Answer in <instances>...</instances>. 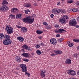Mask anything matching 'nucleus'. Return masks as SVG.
<instances>
[{"instance_id": "1", "label": "nucleus", "mask_w": 79, "mask_h": 79, "mask_svg": "<svg viewBox=\"0 0 79 79\" xmlns=\"http://www.w3.org/2000/svg\"><path fill=\"white\" fill-rule=\"evenodd\" d=\"M35 16L36 15L35 14L33 15L32 16H27L25 18H24L23 19V21L24 23H27L31 24L34 22V18Z\"/></svg>"}, {"instance_id": "2", "label": "nucleus", "mask_w": 79, "mask_h": 79, "mask_svg": "<svg viewBox=\"0 0 79 79\" xmlns=\"http://www.w3.org/2000/svg\"><path fill=\"white\" fill-rule=\"evenodd\" d=\"M5 39L3 41V43L4 45H10L11 43V40L10 39V35H4Z\"/></svg>"}, {"instance_id": "3", "label": "nucleus", "mask_w": 79, "mask_h": 79, "mask_svg": "<svg viewBox=\"0 0 79 79\" xmlns=\"http://www.w3.org/2000/svg\"><path fill=\"white\" fill-rule=\"evenodd\" d=\"M8 3L6 0H4L3 2L2 3V5H3L0 8L1 10H2V11H6L8 10V7L6 6V5H8Z\"/></svg>"}, {"instance_id": "4", "label": "nucleus", "mask_w": 79, "mask_h": 79, "mask_svg": "<svg viewBox=\"0 0 79 79\" xmlns=\"http://www.w3.org/2000/svg\"><path fill=\"white\" fill-rule=\"evenodd\" d=\"M5 30L8 34H11L13 32V29L10 26L7 25L6 27Z\"/></svg>"}, {"instance_id": "5", "label": "nucleus", "mask_w": 79, "mask_h": 79, "mask_svg": "<svg viewBox=\"0 0 79 79\" xmlns=\"http://www.w3.org/2000/svg\"><path fill=\"white\" fill-rule=\"evenodd\" d=\"M66 19H68V16L62 17L59 20V22L61 23V24L66 23Z\"/></svg>"}, {"instance_id": "6", "label": "nucleus", "mask_w": 79, "mask_h": 79, "mask_svg": "<svg viewBox=\"0 0 79 79\" xmlns=\"http://www.w3.org/2000/svg\"><path fill=\"white\" fill-rule=\"evenodd\" d=\"M67 73L69 75H72V76H76V72L74 70L71 69L68 70Z\"/></svg>"}, {"instance_id": "7", "label": "nucleus", "mask_w": 79, "mask_h": 79, "mask_svg": "<svg viewBox=\"0 0 79 79\" xmlns=\"http://www.w3.org/2000/svg\"><path fill=\"white\" fill-rule=\"evenodd\" d=\"M69 24L70 25H72L73 26H74L77 24V22L76 21V19H73V20H71L69 22Z\"/></svg>"}, {"instance_id": "8", "label": "nucleus", "mask_w": 79, "mask_h": 79, "mask_svg": "<svg viewBox=\"0 0 79 79\" xmlns=\"http://www.w3.org/2000/svg\"><path fill=\"white\" fill-rule=\"evenodd\" d=\"M20 67L22 69V71L23 72H26L27 71V69L26 66L24 64H21L20 65Z\"/></svg>"}, {"instance_id": "9", "label": "nucleus", "mask_w": 79, "mask_h": 79, "mask_svg": "<svg viewBox=\"0 0 79 79\" xmlns=\"http://www.w3.org/2000/svg\"><path fill=\"white\" fill-rule=\"evenodd\" d=\"M19 10L16 8H14L11 9V12L12 13L16 14L18 12Z\"/></svg>"}, {"instance_id": "10", "label": "nucleus", "mask_w": 79, "mask_h": 79, "mask_svg": "<svg viewBox=\"0 0 79 79\" xmlns=\"http://www.w3.org/2000/svg\"><path fill=\"white\" fill-rule=\"evenodd\" d=\"M50 41L51 42V44H53V45H55V44H56V40L54 38L51 39L50 40Z\"/></svg>"}, {"instance_id": "11", "label": "nucleus", "mask_w": 79, "mask_h": 79, "mask_svg": "<svg viewBox=\"0 0 79 79\" xmlns=\"http://www.w3.org/2000/svg\"><path fill=\"white\" fill-rule=\"evenodd\" d=\"M45 71L44 70H42L40 71V75L42 77H44L45 76Z\"/></svg>"}, {"instance_id": "12", "label": "nucleus", "mask_w": 79, "mask_h": 79, "mask_svg": "<svg viewBox=\"0 0 79 79\" xmlns=\"http://www.w3.org/2000/svg\"><path fill=\"white\" fill-rule=\"evenodd\" d=\"M21 31L23 33H25L27 32V28L25 27H23L21 28Z\"/></svg>"}, {"instance_id": "13", "label": "nucleus", "mask_w": 79, "mask_h": 79, "mask_svg": "<svg viewBox=\"0 0 79 79\" xmlns=\"http://www.w3.org/2000/svg\"><path fill=\"white\" fill-rule=\"evenodd\" d=\"M21 55L22 56H24V57H25V58H29V54L27 53H25L24 52Z\"/></svg>"}, {"instance_id": "14", "label": "nucleus", "mask_w": 79, "mask_h": 79, "mask_svg": "<svg viewBox=\"0 0 79 79\" xmlns=\"http://www.w3.org/2000/svg\"><path fill=\"white\" fill-rule=\"evenodd\" d=\"M65 63L67 64H69L71 63V60L69 59H68L65 61Z\"/></svg>"}, {"instance_id": "15", "label": "nucleus", "mask_w": 79, "mask_h": 79, "mask_svg": "<svg viewBox=\"0 0 79 79\" xmlns=\"http://www.w3.org/2000/svg\"><path fill=\"white\" fill-rule=\"evenodd\" d=\"M59 33H62L63 32H66V30L62 29H60L58 30Z\"/></svg>"}, {"instance_id": "16", "label": "nucleus", "mask_w": 79, "mask_h": 79, "mask_svg": "<svg viewBox=\"0 0 79 79\" xmlns=\"http://www.w3.org/2000/svg\"><path fill=\"white\" fill-rule=\"evenodd\" d=\"M15 60L18 62H20L21 60V59L19 57L16 56Z\"/></svg>"}, {"instance_id": "17", "label": "nucleus", "mask_w": 79, "mask_h": 79, "mask_svg": "<svg viewBox=\"0 0 79 79\" xmlns=\"http://www.w3.org/2000/svg\"><path fill=\"white\" fill-rule=\"evenodd\" d=\"M17 39L19 40L20 42H23L24 41V38L22 37H17Z\"/></svg>"}, {"instance_id": "18", "label": "nucleus", "mask_w": 79, "mask_h": 79, "mask_svg": "<svg viewBox=\"0 0 79 79\" xmlns=\"http://www.w3.org/2000/svg\"><path fill=\"white\" fill-rule=\"evenodd\" d=\"M22 47V48H23V49H24L25 50H27V49H28V46L26 44L23 45Z\"/></svg>"}, {"instance_id": "19", "label": "nucleus", "mask_w": 79, "mask_h": 79, "mask_svg": "<svg viewBox=\"0 0 79 79\" xmlns=\"http://www.w3.org/2000/svg\"><path fill=\"white\" fill-rule=\"evenodd\" d=\"M16 19H21V15L20 14L17 15H16Z\"/></svg>"}, {"instance_id": "20", "label": "nucleus", "mask_w": 79, "mask_h": 79, "mask_svg": "<svg viewBox=\"0 0 79 79\" xmlns=\"http://www.w3.org/2000/svg\"><path fill=\"white\" fill-rule=\"evenodd\" d=\"M10 18H11L12 19H15V15H9Z\"/></svg>"}, {"instance_id": "21", "label": "nucleus", "mask_w": 79, "mask_h": 79, "mask_svg": "<svg viewBox=\"0 0 79 79\" xmlns=\"http://www.w3.org/2000/svg\"><path fill=\"white\" fill-rule=\"evenodd\" d=\"M55 52L56 53V54H61V53H62V51H61L58 50L56 51Z\"/></svg>"}, {"instance_id": "22", "label": "nucleus", "mask_w": 79, "mask_h": 79, "mask_svg": "<svg viewBox=\"0 0 79 79\" xmlns=\"http://www.w3.org/2000/svg\"><path fill=\"white\" fill-rule=\"evenodd\" d=\"M43 32V31H42L37 30L36 31V33L38 34H41Z\"/></svg>"}, {"instance_id": "23", "label": "nucleus", "mask_w": 79, "mask_h": 79, "mask_svg": "<svg viewBox=\"0 0 79 79\" xmlns=\"http://www.w3.org/2000/svg\"><path fill=\"white\" fill-rule=\"evenodd\" d=\"M57 11V9H54L52 10V12L53 13H56Z\"/></svg>"}, {"instance_id": "24", "label": "nucleus", "mask_w": 79, "mask_h": 79, "mask_svg": "<svg viewBox=\"0 0 79 79\" xmlns=\"http://www.w3.org/2000/svg\"><path fill=\"white\" fill-rule=\"evenodd\" d=\"M4 37V35L3 34V33H0V39H3Z\"/></svg>"}, {"instance_id": "25", "label": "nucleus", "mask_w": 79, "mask_h": 79, "mask_svg": "<svg viewBox=\"0 0 79 79\" xmlns=\"http://www.w3.org/2000/svg\"><path fill=\"white\" fill-rule=\"evenodd\" d=\"M36 53L38 55H40L42 54V52L40 50H38L36 51Z\"/></svg>"}, {"instance_id": "26", "label": "nucleus", "mask_w": 79, "mask_h": 79, "mask_svg": "<svg viewBox=\"0 0 79 79\" xmlns=\"http://www.w3.org/2000/svg\"><path fill=\"white\" fill-rule=\"evenodd\" d=\"M71 11H73V12H77V11L78 10L77 9H71Z\"/></svg>"}, {"instance_id": "27", "label": "nucleus", "mask_w": 79, "mask_h": 79, "mask_svg": "<svg viewBox=\"0 0 79 79\" xmlns=\"http://www.w3.org/2000/svg\"><path fill=\"white\" fill-rule=\"evenodd\" d=\"M23 60L25 62H28L29 61V59H27L26 58H23Z\"/></svg>"}, {"instance_id": "28", "label": "nucleus", "mask_w": 79, "mask_h": 79, "mask_svg": "<svg viewBox=\"0 0 79 79\" xmlns=\"http://www.w3.org/2000/svg\"><path fill=\"white\" fill-rule=\"evenodd\" d=\"M25 7H29V6H31V4H27L24 6Z\"/></svg>"}, {"instance_id": "29", "label": "nucleus", "mask_w": 79, "mask_h": 79, "mask_svg": "<svg viewBox=\"0 0 79 79\" xmlns=\"http://www.w3.org/2000/svg\"><path fill=\"white\" fill-rule=\"evenodd\" d=\"M63 38H60L58 40H57L58 42H62V41H63Z\"/></svg>"}, {"instance_id": "30", "label": "nucleus", "mask_w": 79, "mask_h": 79, "mask_svg": "<svg viewBox=\"0 0 79 79\" xmlns=\"http://www.w3.org/2000/svg\"><path fill=\"white\" fill-rule=\"evenodd\" d=\"M62 11V10H60V9H58L57 10L56 12L58 13H60V12H61Z\"/></svg>"}, {"instance_id": "31", "label": "nucleus", "mask_w": 79, "mask_h": 79, "mask_svg": "<svg viewBox=\"0 0 79 79\" xmlns=\"http://www.w3.org/2000/svg\"><path fill=\"white\" fill-rule=\"evenodd\" d=\"M28 51H32V49L30 47H28Z\"/></svg>"}, {"instance_id": "32", "label": "nucleus", "mask_w": 79, "mask_h": 79, "mask_svg": "<svg viewBox=\"0 0 79 79\" xmlns=\"http://www.w3.org/2000/svg\"><path fill=\"white\" fill-rule=\"evenodd\" d=\"M79 2H77L75 3V5L77 6H79Z\"/></svg>"}, {"instance_id": "33", "label": "nucleus", "mask_w": 79, "mask_h": 79, "mask_svg": "<svg viewBox=\"0 0 79 79\" xmlns=\"http://www.w3.org/2000/svg\"><path fill=\"white\" fill-rule=\"evenodd\" d=\"M73 41H74V42H77V43H78V42H79V40L74 39V40H73Z\"/></svg>"}, {"instance_id": "34", "label": "nucleus", "mask_w": 79, "mask_h": 79, "mask_svg": "<svg viewBox=\"0 0 79 79\" xmlns=\"http://www.w3.org/2000/svg\"><path fill=\"white\" fill-rule=\"evenodd\" d=\"M68 45L70 47H73V43H70L68 44Z\"/></svg>"}, {"instance_id": "35", "label": "nucleus", "mask_w": 79, "mask_h": 79, "mask_svg": "<svg viewBox=\"0 0 79 79\" xmlns=\"http://www.w3.org/2000/svg\"><path fill=\"white\" fill-rule=\"evenodd\" d=\"M74 57H75L76 58L78 56V54H74L73 55Z\"/></svg>"}, {"instance_id": "36", "label": "nucleus", "mask_w": 79, "mask_h": 79, "mask_svg": "<svg viewBox=\"0 0 79 79\" xmlns=\"http://www.w3.org/2000/svg\"><path fill=\"white\" fill-rule=\"evenodd\" d=\"M51 28L52 26H48L47 27V29H51Z\"/></svg>"}, {"instance_id": "37", "label": "nucleus", "mask_w": 79, "mask_h": 79, "mask_svg": "<svg viewBox=\"0 0 79 79\" xmlns=\"http://www.w3.org/2000/svg\"><path fill=\"white\" fill-rule=\"evenodd\" d=\"M43 25H45L46 26H48V24H47V23L44 22L43 23Z\"/></svg>"}, {"instance_id": "38", "label": "nucleus", "mask_w": 79, "mask_h": 79, "mask_svg": "<svg viewBox=\"0 0 79 79\" xmlns=\"http://www.w3.org/2000/svg\"><path fill=\"white\" fill-rule=\"evenodd\" d=\"M68 2L69 3H73V0H70L68 1Z\"/></svg>"}, {"instance_id": "39", "label": "nucleus", "mask_w": 79, "mask_h": 79, "mask_svg": "<svg viewBox=\"0 0 79 79\" xmlns=\"http://www.w3.org/2000/svg\"><path fill=\"white\" fill-rule=\"evenodd\" d=\"M39 45H40V46H44V43L42 42H41L39 44Z\"/></svg>"}, {"instance_id": "40", "label": "nucleus", "mask_w": 79, "mask_h": 79, "mask_svg": "<svg viewBox=\"0 0 79 79\" xmlns=\"http://www.w3.org/2000/svg\"><path fill=\"white\" fill-rule=\"evenodd\" d=\"M24 72L27 75V76H28L29 77L30 76V74L26 72Z\"/></svg>"}, {"instance_id": "41", "label": "nucleus", "mask_w": 79, "mask_h": 79, "mask_svg": "<svg viewBox=\"0 0 79 79\" xmlns=\"http://www.w3.org/2000/svg\"><path fill=\"white\" fill-rule=\"evenodd\" d=\"M35 47L36 48H39L40 47V46H39V45L38 44V45H36Z\"/></svg>"}, {"instance_id": "42", "label": "nucleus", "mask_w": 79, "mask_h": 79, "mask_svg": "<svg viewBox=\"0 0 79 79\" xmlns=\"http://www.w3.org/2000/svg\"><path fill=\"white\" fill-rule=\"evenodd\" d=\"M50 16H51V18H53V16H54V15H53V14H51Z\"/></svg>"}, {"instance_id": "43", "label": "nucleus", "mask_w": 79, "mask_h": 79, "mask_svg": "<svg viewBox=\"0 0 79 79\" xmlns=\"http://www.w3.org/2000/svg\"><path fill=\"white\" fill-rule=\"evenodd\" d=\"M55 32H56V33H58L59 32V31H58V30H57V29L55 30Z\"/></svg>"}, {"instance_id": "44", "label": "nucleus", "mask_w": 79, "mask_h": 79, "mask_svg": "<svg viewBox=\"0 0 79 79\" xmlns=\"http://www.w3.org/2000/svg\"><path fill=\"white\" fill-rule=\"evenodd\" d=\"M25 13H26V14H28V11L27 10H25Z\"/></svg>"}, {"instance_id": "45", "label": "nucleus", "mask_w": 79, "mask_h": 79, "mask_svg": "<svg viewBox=\"0 0 79 79\" xmlns=\"http://www.w3.org/2000/svg\"><path fill=\"white\" fill-rule=\"evenodd\" d=\"M60 34H57L56 35V37H60Z\"/></svg>"}, {"instance_id": "46", "label": "nucleus", "mask_w": 79, "mask_h": 79, "mask_svg": "<svg viewBox=\"0 0 79 79\" xmlns=\"http://www.w3.org/2000/svg\"><path fill=\"white\" fill-rule=\"evenodd\" d=\"M57 5H60V2H58L57 3Z\"/></svg>"}, {"instance_id": "47", "label": "nucleus", "mask_w": 79, "mask_h": 79, "mask_svg": "<svg viewBox=\"0 0 79 79\" xmlns=\"http://www.w3.org/2000/svg\"><path fill=\"white\" fill-rule=\"evenodd\" d=\"M55 27H56V28H58L59 27V26L56 25L55 26Z\"/></svg>"}, {"instance_id": "48", "label": "nucleus", "mask_w": 79, "mask_h": 79, "mask_svg": "<svg viewBox=\"0 0 79 79\" xmlns=\"http://www.w3.org/2000/svg\"><path fill=\"white\" fill-rule=\"evenodd\" d=\"M77 21H79V16H78L77 17Z\"/></svg>"}, {"instance_id": "49", "label": "nucleus", "mask_w": 79, "mask_h": 79, "mask_svg": "<svg viewBox=\"0 0 79 79\" xmlns=\"http://www.w3.org/2000/svg\"><path fill=\"white\" fill-rule=\"evenodd\" d=\"M61 1H62V3H63L64 2V0H61Z\"/></svg>"}, {"instance_id": "50", "label": "nucleus", "mask_w": 79, "mask_h": 79, "mask_svg": "<svg viewBox=\"0 0 79 79\" xmlns=\"http://www.w3.org/2000/svg\"><path fill=\"white\" fill-rule=\"evenodd\" d=\"M51 56H55L56 55L54 54H51Z\"/></svg>"}, {"instance_id": "51", "label": "nucleus", "mask_w": 79, "mask_h": 79, "mask_svg": "<svg viewBox=\"0 0 79 79\" xmlns=\"http://www.w3.org/2000/svg\"><path fill=\"white\" fill-rule=\"evenodd\" d=\"M75 26L76 27H77V28L79 27V26L78 25H77Z\"/></svg>"}, {"instance_id": "52", "label": "nucleus", "mask_w": 79, "mask_h": 79, "mask_svg": "<svg viewBox=\"0 0 79 79\" xmlns=\"http://www.w3.org/2000/svg\"><path fill=\"white\" fill-rule=\"evenodd\" d=\"M77 50H79V46L77 47Z\"/></svg>"}, {"instance_id": "53", "label": "nucleus", "mask_w": 79, "mask_h": 79, "mask_svg": "<svg viewBox=\"0 0 79 79\" xmlns=\"http://www.w3.org/2000/svg\"><path fill=\"white\" fill-rule=\"evenodd\" d=\"M31 55H34V53L32 52L31 53Z\"/></svg>"}, {"instance_id": "54", "label": "nucleus", "mask_w": 79, "mask_h": 79, "mask_svg": "<svg viewBox=\"0 0 79 79\" xmlns=\"http://www.w3.org/2000/svg\"><path fill=\"white\" fill-rule=\"evenodd\" d=\"M38 38H39V39H41L42 38V37H41V36H39L38 37Z\"/></svg>"}, {"instance_id": "55", "label": "nucleus", "mask_w": 79, "mask_h": 79, "mask_svg": "<svg viewBox=\"0 0 79 79\" xmlns=\"http://www.w3.org/2000/svg\"><path fill=\"white\" fill-rule=\"evenodd\" d=\"M34 5H35V6H37V4H36L35 3L34 4Z\"/></svg>"}, {"instance_id": "56", "label": "nucleus", "mask_w": 79, "mask_h": 79, "mask_svg": "<svg viewBox=\"0 0 79 79\" xmlns=\"http://www.w3.org/2000/svg\"><path fill=\"white\" fill-rule=\"evenodd\" d=\"M21 51H22V52H24V49H21Z\"/></svg>"}, {"instance_id": "57", "label": "nucleus", "mask_w": 79, "mask_h": 79, "mask_svg": "<svg viewBox=\"0 0 79 79\" xmlns=\"http://www.w3.org/2000/svg\"><path fill=\"white\" fill-rule=\"evenodd\" d=\"M77 74L78 75H79V70H78V71L77 72Z\"/></svg>"}, {"instance_id": "58", "label": "nucleus", "mask_w": 79, "mask_h": 79, "mask_svg": "<svg viewBox=\"0 0 79 79\" xmlns=\"http://www.w3.org/2000/svg\"><path fill=\"white\" fill-rule=\"evenodd\" d=\"M69 43H70V42H69H69H67V44H69Z\"/></svg>"}, {"instance_id": "59", "label": "nucleus", "mask_w": 79, "mask_h": 79, "mask_svg": "<svg viewBox=\"0 0 79 79\" xmlns=\"http://www.w3.org/2000/svg\"><path fill=\"white\" fill-rule=\"evenodd\" d=\"M16 27H18H18H19V26H18V25H16Z\"/></svg>"}, {"instance_id": "60", "label": "nucleus", "mask_w": 79, "mask_h": 79, "mask_svg": "<svg viewBox=\"0 0 79 79\" xmlns=\"http://www.w3.org/2000/svg\"><path fill=\"white\" fill-rule=\"evenodd\" d=\"M18 28H21V26H19V27Z\"/></svg>"}, {"instance_id": "61", "label": "nucleus", "mask_w": 79, "mask_h": 79, "mask_svg": "<svg viewBox=\"0 0 79 79\" xmlns=\"http://www.w3.org/2000/svg\"><path fill=\"white\" fill-rule=\"evenodd\" d=\"M28 11H29V12H30V11H29V10Z\"/></svg>"}, {"instance_id": "62", "label": "nucleus", "mask_w": 79, "mask_h": 79, "mask_svg": "<svg viewBox=\"0 0 79 79\" xmlns=\"http://www.w3.org/2000/svg\"><path fill=\"white\" fill-rule=\"evenodd\" d=\"M62 13H63V12H62Z\"/></svg>"}, {"instance_id": "63", "label": "nucleus", "mask_w": 79, "mask_h": 79, "mask_svg": "<svg viewBox=\"0 0 79 79\" xmlns=\"http://www.w3.org/2000/svg\"><path fill=\"white\" fill-rule=\"evenodd\" d=\"M38 0V1H40V0Z\"/></svg>"}, {"instance_id": "64", "label": "nucleus", "mask_w": 79, "mask_h": 79, "mask_svg": "<svg viewBox=\"0 0 79 79\" xmlns=\"http://www.w3.org/2000/svg\"><path fill=\"white\" fill-rule=\"evenodd\" d=\"M70 10H69V12H70Z\"/></svg>"}]
</instances>
